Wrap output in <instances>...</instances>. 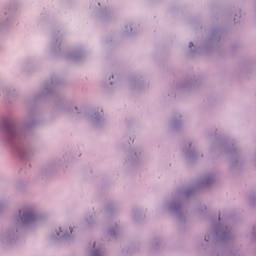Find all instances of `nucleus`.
Here are the masks:
<instances>
[{
	"label": "nucleus",
	"mask_w": 256,
	"mask_h": 256,
	"mask_svg": "<svg viewBox=\"0 0 256 256\" xmlns=\"http://www.w3.org/2000/svg\"><path fill=\"white\" fill-rule=\"evenodd\" d=\"M190 47H193V42H190Z\"/></svg>",
	"instance_id": "3"
},
{
	"label": "nucleus",
	"mask_w": 256,
	"mask_h": 256,
	"mask_svg": "<svg viewBox=\"0 0 256 256\" xmlns=\"http://www.w3.org/2000/svg\"><path fill=\"white\" fill-rule=\"evenodd\" d=\"M21 220L24 221V223H29V221H33L35 219V215L31 210H24L20 211Z\"/></svg>",
	"instance_id": "1"
},
{
	"label": "nucleus",
	"mask_w": 256,
	"mask_h": 256,
	"mask_svg": "<svg viewBox=\"0 0 256 256\" xmlns=\"http://www.w3.org/2000/svg\"><path fill=\"white\" fill-rule=\"evenodd\" d=\"M67 236V234H61V237H66Z\"/></svg>",
	"instance_id": "2"
},
{
	"label": "nucleus",
	"mask_w": 256,
	"mask_h": 256,
	"mask_svg": "<svg viewBox=\"0 0 256 256\" xmlns=\"http://www.w3.org/2000/svg\"><path fill=\"white\" fill-rule=\"evenodd\" d=\"M73 233V230L70 228V234Z\"/></svg>",
	"instance_id": "4"
},
{
	"label": "nucleus",
	"mask_w": 256,
	"mask_h": 256,
	"mask_svg": "<svg viewBox=\"0 0 256 256\" xmlns=\"http://www.w3.org/2000/svg\"><path fill=\"white\" fill-rule=\"evenodd\" d=\"M60 233H63V231H61V229H60Z\"/></svg>",
	"instance_id": "5"
}]
</instances>
